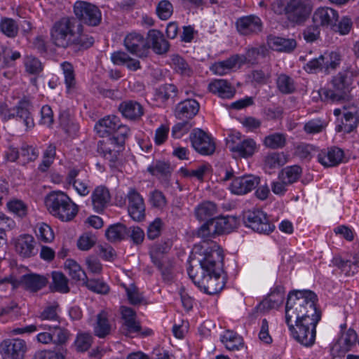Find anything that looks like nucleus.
<instances>
[{"label": "nucleus", "instance_id": "1", "mask_svg": "<svg viewBox=\"0 0 359 359\" xmlns=\"http://www.w3.org/2000/svg\"><path fill=\"white\" fill-rule=\"evenodd\" d=\"M317 301L311 290H297L289 293L286 302L285 322L292 337L306 347L314 344L316 325L321 318Z\"/></svg>", "mask_w": 359, "mask_h": 359}, {"label": "nucleus", "instance_id": "2", "mask_svg": "<svg viewBox=\"0 0 359 359\" xmlns=\"http://www.w3.org/2000/svg\"><path fill=\"white\" fill-rule=\"evenodd\" d=\"M74 18H62L55 22L51 31L53 43L60 48L72 47L76 50L87 49L94 43V39L83 32L81 23L97 26L101 22V11L96 6L79 1L74 4Z\"/></svg>", "mask_w": 359, "mask_h": 359}, {"label": "nucleus", "instance_id": "3", "mask_svg": "<svg viewBox=\"0 0 359 359\" xmlns=\"http://www.w3.org/2000/svg\"><path fill=\"white\" fill-rule=\"evenodd\" d=\"M194 259L199 263L201 272L198 274L193 266L188 267L187 273L193 283L208 294L219 293L225 285L224 278L222 277L224 264L222 250L217 243L203 242L195 247Z\"/></svg>", "mask_w": 359, "mask_h": 359}, {"label": "nucleus", "instance_id": "4", "mask_svg": "<svg viewBox=\"0 0 359 359\" xmlns=\"http://www.w3.org/2000/svg\"><path fill=\"white\" fill-rule=\"evenodd\" d=\"M359 79V69L348 67L334 76L328 87L321 88L319 95L323 101L332 103L349 100L353 81Z\"/></svg>", "mask_w": 359, "mask_h": 359}, {"label": "nucleus", "instance_id": "5", "mask_svg": "<svg viewBox=\"0 0 359 359\" xmlns=\"http://www.w3.org/2000/svg\"><path fill=\"white\" fill-rule=\"evenodd\" d=\"M44 202L49 213L62 222L73 220L79 212V206L61 191H51L46 196Z\"/></svg>", "mask_w": 359, "mask_h": 359}, {"label": "nucleus", "instance_id": "6", "mask_svg": "<svg viewBox=\"0 0 359 359\" xmlns=\"http://www.w3.org/2000/svg\"><path fill=\"white\" fill-rule=\"evenodd\" d=\"M95 130L100 137H129V127L121 123L120 118L115 115L106 116L96 123Z\"/></svg>", "mask_w": 359, "mask_h": 359}, {"label": "nucleus", "instance_id": "7", "mask_svg": "<svg viewBox=\"0 0 359 359\" xmlns=\"http://www.w3.org/2000/svg\"><path fill=\"white\" fill-rule=\"evenodd\" d=\"M340 62V54L332 51L330 53L329 58L320 55L318 57L309 60L304 66V69L310 74L322 72L327 74L330 71L336 69Z\"/></svg>", "mask_w": 359, "mask_h": 359}, {"label": "nucleus", "instance_id": "8", "mask_svg": "<svg viewBox=\"0 0 359 359\" xmlns=\"http://www.w3.org/2000/svg\"><path fill=\"white\" fill-rule=\"evenodd\" d=\"M243 219L246 226L259 233L269 234L275 229V226L269 222L266 214L258 209L245 212Z\"/></svg>", "mask_w": 359, "mask_h": 359}, {"label": "nucleus", "instance_id": "9", "mask_svg": "<svg viewBox=\"0 0 359 359\" xmlns=\"http://www.w3.org/2000/svg\"><path fill=\"white\" fill-rule=\"evenodd\" d=\"M128 137H109L97 142V152L104 158L114 162L120 152L123 149L125 142Z\"/></svg>", "mask_w": 359, "mask_h": 359}, {"label": "nucleus", "instance_id": "10", "mask_svg": "<svg viewBox=\"0 0 359 359\" xmlns=\"http://www.w3.org/2000/svg\"><path fill=\"white\" fill-rule=\"evenodd\" d=\"M190 140L194 149L201 155H212L215 151L213 139L204 130L195 128L190 134Z\"/></svg>", "mask_w": 359, "mask_h": 359}, {"label": "nucleus", "instance_id": "11", "mask_svg": "<svg viewBox=\"0 0 359 359\" xmlns=\"http://www.w3.org/2000/svg\"><path fill=\"white\" fill-rule=\"evenodd\" d=\"M128 212L135 222H142L145 219V204L142 196L135 188H130L126 195Z\"/></svg>", "mask_w": 359, "mask_h": 359}, {"label": "nucleus", "instance_id": "12", "mask_svg": "<svg viewBox=\"0 0 359 359\" xmlns=\"http://www.w3.org/2000/svg\"><path fill=\"white\" fill-rule=\"evenodd\" d=\"M311 6L306 0H290L287 1V19L297 24L306 21L311 12Z\"/></svg>", "mask_w": 359, "mask_h": 359}, {"label": "nucleus", "instance_id": "13", "mask_svg": "<svg viewBox=\"0 0 359 359\" xmlns=\"http://www.w3.org/2000/svg\"><path fill=\"white\" fill-rule=\"evenodd\" d=\"M27 344L21 339H8L0 344L3 359H23L27 351Z\"/></svg>", "mask_w": 359, "mask_h": 359}, {"label": "nucleus", "instance_id": "14", "mask_svg": "<svg viewBox=\"0 0 359 359\" xmlns=\"http://www.w3.org/2000/svg\"><path fill=\"white\" fill-rule=\"evenodd\" d=\"M229 150L244 158L251 156L255 150L256 143L252 139H241L239 133L229 136L227 142Z\"/></svg>", "mask_w": 359, "mask_h": 359}, {"label": "nucleus", "instance_id": "15", "mask_svg": "<svg viewBox=\"0 0 359 359\" xmlns=\"http://www.w3.org/2000/svg\"><path fill=\"white\" fill-rule=\"evenodd\" d=\"M260 183L258 176L248 175L233 177L229 190L236 195H245L255 189Z\"/></svg>", "mask_w": 359, "mask_h": 359}, {"label": "nucleus", "instance_id": "16", "mask_svg": "<svg viewBox=\"0 0 359 359\" xmlns=\"http://www.w3.org/2000/svg\"><path fill=\"white\" fill-rule=\"evenodd\" d=\"M32 104L31 101L24 97L20 100L13 111L17 121L22 122L26 130H30L34 126V121L32 114Z\"/></svg>", "mask_w": 359, "mask_h": 359}, {"label": "nucleus", "instance_id": "17", "mask_svg": "<svg viewBox=\"0 0 359 359\" xmlns=\"http://www.w3.org/2000/svg\"><path fill=\"white\" fill-rule=\"evenodd\" d=\"M124 46L128 51L140 57L147 56L149 47L144 36L136 32L130 33L125 37Z\"/></svg>", "mask_w": 359, "mask_h": 359}, {"label": "nucleus", "instance_id": "18", "mask_svg": "<svg viewBox=\"0 0 359 359\" xmlns=\"http://www.w3.org/2000/svg\"><path fill=\"white\" fill-rule=\"evenodd\" d=\"M247 62V58L243 55H233L229 58L214 63L210 70L215 74L220 76L229 73L232 69L240 68Z\"/></svg>", "mask_w": 359, "mask_h": 359}, {"label": "nucleus", "instance_id": "19", "mask_svg": "<svg viewBox=\"0 0 359 359\" xmlns=\"http://www.w3.org/2000/svg\"><path fill=\"white\" fill-rule=\"evenodd\" d=\"M344 151L337 147L325 149L319 151L318 161L325 168L335 167L343 162Z\"/></svg>", "mask_w": 359, "mask_h": 359}, {"label": "nucleus", "instance_id": "20", "mask_svg": "<svg viewBox=\"0 0 359 359\" xmlns=\"http://www.w3.org/2000/svg\"><path fill=\"white\" fill-rule=\"evenodd\" d=\"M15 249L17 253L24 258L31 257L37 253L36 241L29 234L20 235L15 241Z\"/></svg>", "mask_w": 359, "mask_h": 359}, {"label": "nucleus", "instance_id": "21", "mask_svg": "<svg viewBox=\"0 0 359 359\" xmlns=\"http://www.w3.org/2000/svg\"><path fill=\"white\" fill-rule=\"evenodd\" d=\"M236 29L242 35L257 34L262 31V22L256 15H248L238 18L236 22Z\"/></svg>", "mask_w": 359, "mask_h": 359}, {"label": "nucleus", "instance_id": "22", "mask_svg": "<svg viewBox=\"0 0 359 359\" xmlns=\"http://www.w3.org/2000/svg\"><path fill=\"white\" fill-rule=\"evenodd\" d=\"M338 18V12L334 9L329 7H320L314 11L312 20L318 27H332L336 25Z\"/></svg>", "mask_w": 359, "mask_h": 359}, {"label": "nucleus", "instance_id": "23", "mask_svg": "<svg viewBox=\"0 0 359 359\" xmlns=\"http://www.w3.org/2000/svg\"><path fill=\"white\" fill-rule=\"evenodd\" d=\"M199 109L200 105L196 100L187 99L176 106L175 115L180 120L191 119L198 114Z\"/></svg>", "mask_w": 359, "mask_h": 359}, {"label": "nucleus", "instance_id": "24", "mask_svg": "<svg viewBox=\"0 0 359 359\" xmlns=\"http://www.w3.org/2000/svg\"><path fill=\"white\" fill-rule=\"evenodd\" d=\"M111 199L109 191L104 186L97 187L92 192L91 202L93 210L102 213L107 207Z\"/></svg>", "mask_w": 359, "mask_h": 359}, {"label": "nucleus", "instance_id": "25", "mask_svg": "<svg viewBox=\"0 0 359 359\" xmlns=\"http://www.w3.org/2000/svg\"><path fill=\"white\" fill-rule=\"evenodd\" d=\"M118 110L123 117L131 121L139 120L144 114L143 107L133 100L122 102L118 106Z\"/></svg>", "mask_w": 359, "mask_h": 359}, {"label": "nucleus", "instance_id": "26", "mask_svg": "<svg viewBox=\"0 0 359 359\" xmlns=\"http://www.w3.org/2000/svg\"><path fill=\"white\" fill-rule=\"evenodd\" d=\"M177 88L171 83H166L156 88L154 93V99L161 104L165 105L169 101L174 102V98L177 96Z\"/></svg>", "mask_w": 359, "mask_h": 359}, {"label": "nucleus", "instance_id": "27", "mask_svg": "<svg viewBox=\"0 0 359 359\" xmlns=\"http://www.w3.org/2000/svg\"><path fill=\"white\" fill-rule=\"evenodd\" d=\"M48 283V279L46 276L36 273L26 274L22 277V284L25 290L31 292L41 290Z\"/></svg>", "mask_w": 359, "mask_h": 359}, {"label": "nucleus", "instance_id": "28", "mask_svg": "<svg viewBox=\"0 0 359 359\" xmlns=\"http://www.w3.org/2000/svg\"><path fill=\"white\" fill-rule=\"evenodd\" d=\"M208 90L222 98H231L235 94V89L229 82L224 79H215L208 84Z\"/></svg>", "mask_w": 359, "mask_h": 359}, {"label": "nucleus", "instance_id": "29", "mask_svg": "<svg viewBox=\"0 0 359 359\" xmlns=\"http://www.w3.org/2000/svg\"><path fill=\"white\" fill-rule=\"evenodd\" d=\"M148 43L151 44L153 50L157 54H164L169 49V43L163 34L158 30H150L148 33Z\"/></svg>", "mask_w": 359, "mask_h": 359}, {"label": "nucleus", "instance_id": "30", "mask_svg": "<svg viewBox=\"0 0 359 359\" xmlns=\"http://www.w3.org/2000/svg\"><path fill=\"white\" fill-rule=\"evenodd\" d=\"M269 46L278 52H290L297 46V42L293 39H285L282 37L269 36L267 39Z\"/></svg>", "mask_w": 359, "mask_h": 359}, {"label": "nucleus", "instance_id": "31", "mask_svg": "<svg viewBox=\"0 0 359 359\" xmlns=\"http://www.w3.org/2000/svg\"><path fill=\"white\" fill-rule=\"evenodd\" d=\"M109 314L105 310H102L96 316V322L93 326V332L99 338H104L109 334L111 326L109 322Z\"/></svg>", "mask_w": 359, "mask_h": 359}, {"label": "nucleus", "instance_id": "32", "mask_svg": "<svg viewBox=\"0 0 359 359\" xmlns=\"http://www.w3.org/2000/svg\"><path fill=\"white\" fill-rule=\"evenodd\" d=\"M79 170L73 168L69 171L67 182L72 184L76 191L82 196H86L90 193L88 181L87 180L76 179L79 174Z\"/></svg>", "mask_w": 359, "mask_h": 359}, {"label": "nucleus", "instance_id": "33", "mask_svg": "<svg viewBox=\"0 0 359 359\" xmlns=\"http://www.w3.org/2000/svg\"><path fill=\"white\" fill-rule=\"evenodd\" d=\"M217 212L215 203L211 201H204L195 208V216L200 221L214 220L215 215Z\"/></svg>", "mask_w": 359, "mask_h": 359}, {"label": "nucleus", "instance_id": "34", "mask_svg": "<svg viewBox=\"0 0 359 359\" xmlns=\"http://www.w3.org/2000/svg\"><path fill=\"white\" fill-rule=\"evenodd\" d=\"M212 221L217 235L229 233L238 226V219L233 216L217 217Z\"/></svg>", "mask_w": 359, "mask_h": 359}, {"label": "nucleus", "instance_id": "35", "mask_svg": "<svg viewBox=\"0 0 359 359\" xmlns=\"http://www.w3.org/2000/svg\"><path fill=\"white\" fill-rule=\"evenodd\" d=\"M105 236L107 239L111 243L119 242L128 238V227L121 223L110 225L106 230Z\"/></svg>", "mask_w": 359, "mask_h": 359}, {"label": "nucleus", "instance_id": "36", "mask_svg": "<svg viewBox=\"0 0 359 359\" xmlns=\"http://www.w3.org/2000/svg\"><path fill=\"white\" fill-rule=\"evenodd\" d=\"M123 325L129 332H138L140 330V325L136 321V313L130 307L122 306L120 308Z\"/></svg>", "mask_w": 359, "mask_h": 359}, {"label": "nucleus", "instance_id": "37", "mask_svg": "<svg viewBox=\"0 0 359 359\" xmlns=\"http://www.w3.org/2000/svg\"><path fill=\"white\" fill-rule=\"evenodd\" d=\"M45 330L52 332L53 334V343L57 345L65 344L70 337V332L68 330L60 326V324L56 323L53 325L45 324L41 325Z\"/></svg>", "mask_w": 359, "mask_h": 359}, {"label": "nucleus", "instance_id": "38", "mask_svg": "<svg viewBox=\"0 0 359 359\" xmlns=\"http://www.w3.org/2000/svg\"><path fill=\"white\" fill-rule=\"evenodd\" d=\"M332 264L341 270L346 276L353 275L358 272L359 267L358 259L353 257V260H344L340 257H335L332 259Z\"/></svg>", "mask_w": 359, "mask_h": 359}, {"label": "nucleus", "instance_id": "39", "mask_svg": "<svg viewBox=\"0 0 359 359\" xmlns=\"http://www.w3.org/2000/svg\"><path fill=\"white\" fill-rule=\"evenodd\" d=\"M172 245V242L168 238L154 244L149 251V256L153 264H158V260L161 259L163 257H161L169 252Z\"/></svg>", "mask_w": 359, "mask_h": 359}, {"label": "nucleus", "instance_id": "40", "mask_svg": "<svg viewBox=\"0 0 359 359\" xmlns=\"http://www.w3.org/2000/svg\"><path fill=\"white\" fill-rule=\"evenodd\" d=\"M221 341L229 351L239 350L243 346V338L232 331H226L222 336Z\"/></svg>", "mask_w": 359, "mask_h": 359}, {"label": "nucleus", "instance_id": "41", "mask_svg": "<svg viewBox=\"0 0 359 359\" xmlns=\"http://www.w3.org/2000/svg\"><path fill=\"white\" fill-rule=\"evenodd\" d=\"M276 84L278 90L282 94H292L296 90L294 79L285 74H280L278 76Z\"/></svg>", "mask_w": 359, "mask_h": 359}, {"label": "nucleus", "instance_id": "42", "mask_svg": "<svg viewBox=\"0 0 359 359\" xmlns=\"http://www.w3.org/2000/svg\"><path fill=\"white\" fill-rule=\"evenodd\" d=\"M51 276L52 283L50 287L52 291L60 293H67L69 292L68 279L62 273L53 271L52 272Z\"/></svg>", "mask_w": 359, "mask_h": 359}, {"label": "nucleus", "instance_id": "43", "mask_svg": "<svg viewBox=\"0 0 359 359\" xmlns=\"http://www.w3.org/2000/svg\"><path fill=\"white\" fill-rule=\"evenodd\" d=\"M302 169L299 165L287 166L278 174V180L286 182L289 185L297 182L302 174Z\"/></svg>", "mask_w": 359, "mask_h": 359}, {"label": "nucleus", "instance_id": "44", "mask_svg": "<svg viewBox=\"0 0 359 359\" xmlns=\"http://www.w3.org/2000/svg\"><path fill=\"white\" fill-rule=\"evenodd\" d=\"M287 142V135L281 133H274L266 136L264 139V145L271 149L283 148Z\"/></svg>", "mask_w": 359, "mask_h": 359}, {"label": "nucleus", "instance_id": "45", "mask_svg": "<svg viewBox=\"0 0 359 359\" xmlns=\"http://www.w3.org/2000/svg\"><path fill=\"white\" fill-rule=\"evenodd\" d=\"M65 269L69 276L76 281H83V283L87 280V276L80 265L73 259H67L65 263Z\"/></svg>", "mask_w": 359, "mask_h": 359}, {"label": "nucleus", "instance_id": "46", "mask_svg": "<svg viewBox=\"0 0 359 359\" xmlns=\"http://www.w3.org/2000/svg\"><path fill=\"white\" fill-rule=\"evenodd\" d=\"M214 225L212 220H208L205 223H204L197 231V235L198 237L201 238L203 241L198 244L195 245L193 250L197 245H201L203 242H211L215 243L210 239L215 237L217 234V230L214 228ZM192 255H194V251H192Z\"/></svg>", "mask_w": 359, "mask_h": 359}, {"label": "nucleus", "instance_id": "47", "mask_svg": "<svg viewBox=\"0 0 359 359\" xmlns=\"http://www.w3.org/2000/svg\"><path fill=\"white\" fill-rule=\"evenodd\" d=\"M93 341V337L90 333L79 332L77 333L74 346L78 352H85L88 351Z\"/></svg>", "mask_w": 359, "mask_h": 359}, {"label": "nucleus", "instance_id": "48", "mask_svg": "<svg viewBox=\"0 0 359 359\" xmlns=\"http://www.w3.org/2000/svg\"><path fill=\"white\" fill-rule=\"evenodd\" d=\"M327 126V122L325 119L317 118L306 122L304 125L303 129L308 135H315L324 131Z\"/></svg>", "mask_w": 359, "mask_h": 359}, {"label": "nucleus", "instance_id": "49", "mask_svg": "<svg viewBox=\"0 0 359 359\" xmlns=\"http://www.w3.org/2000/svg\"><path fill=\"white\" fill-rule=\"evenodd\" d=\"M357 340L358 334L353 329L349 328L341 334L338 342L344 351H348L355 345Z\"/></svg>", "mask_w": 359, "mask_h": 359}, {"label": "nucleus", "instance_id": "50", "mask_svg": "<svg viewBox=\"0 0 359 359\" xmlns=\"http://www.w3.org/2000/svg\"><path fill=\"white\" fill-rule=\"evenodd\" d=\"M170 65L176 72L184 76H189L191 69L186 60L179 55L173 54L170 56Z\"/></svg>", "mask_w": 359, "mask_h": 359}, {"label": "nucleus", "instance_id": "51", "mask_svg": "<svg viewBox=\"0 0 359 359\" xmlns=\"http://www.w3.org/2000/svg\"><path fill=\"white\" fill-rule=\"evenodd\" d=\"M35 233L38 240L47 243L54 239V233L51 227L46 223H39L35 227Z\"/></svg>", "mask_w": 359, "mask_h": 359}, {"label": "nucleus", "instance_id": "52", "mask_svg": "<svg viewBox=\"0 0 359 359\" xmlns=\"http://www.w3.org/2000/svg\"><path fill=\"white\" fill-rule=\"evenodd\" d=\"M148 201L152 208L160 210H163L168 204L165 196L161 191L158 189H155L149 193Z\"/></svg>", "mask_w": 359, "mask_h": 359}, {"label": "nucleus", "instance_id": "53", "mask_svg": "<svg viewBox=\"0 0 359 359\" xmlns=\"http://www.w3.org/2000/svg\"><path fill=\"white\" fill-rule=\"evenodd\" d=\"M60 67L62 70L65 83L68 90L75 88L76 79L73 65L67 62H63L60 64Z\"/></svg>", "mask_w": 359, "mask_h": 359}, {"label": "nucleus", "instance_id": "54", "mask_svg": "<svg viewBox=\"0 0 359 359\" xmlns=\"http://www.w3.org/2000/svg\"><path fill=\"white\" fill-rule=\"evenodd\" d=\"M19 25L17 22L11 19L5 18L0 22V31L6 36L14 38L18 35Z\"/></svg>", "mask_w": 359, "mask_h": 359}, {"label": "nucleus", "instance_id": "55", "mask_svg": "<svg viewBox=\"0 0 359 359\" xmlns=\"http://www.w3.org/2000/svg\"><path fill=\"white\" fill-rule=\"evenodd\" d=\"M147 171L152 175L167 177L171 173V167L165 161H157L147 168Z\"/></svg>", "mask_w": 359, "mask_h": 359}, {"label": "nucleus", "instance_id": "56", "mask_svg": "<svg viewBox=\"0 0 359 359\" xmlns=\"http://www.w3.org/2000/svg\"><path fill=\"white\" fill-rule=\"evenodd\" d=\"M287 162L285 156L283 153H271L266 156L264 165L266 168L273 169L283 166Z\"/></svg>", "mask_w": 359, "mask_h": 359}, {"label": "nucleus", "instance_id": "57", "mask_svg": "<svg viewBox=\"0 0 359 359\" xmlns=\"http://www.w3.org/2000/svg\"><path fill=\"white\" fill-rule=\"evenodd\" d=\"M24 64L26 72L30 74H39L43 69L41 61L32 55L26 56Z\"/></svg>", "mask_w": 359, "mask_h": 359}, {"label": "nucleus", "instance_id": "58", "mask_svg": "<svg viewBox=\"0 0 359 359\" xmlns=\"http://www.w3.org/2000/svg\"><path fill=\"white\" fill-rule=\"evenodd\" d=\"M156 12L161 20H166L172 15V4L168 0H161L156 6Z\"/></svg>", "mask_w": 359, "mask_h": 359}, {"label": "nucleus", "instance_id": "59", "mask_svg": "<svg viewBox=\"0 0 359 359\" xmlns=\"http://www.w3.org/2000/svg\"><path fill=\"white\" fill-rule=\"evenodd\" d=\"M84 284L91 291L101 294H106L109 292V285L102 280L98 279H90L85 281Z\"/></svg>", "mask_w": 359, "mask_h": 359}, {"label": "nucleus", "instance_id": "60", "mask_svg": "<svg viewBox=\"0 0 359 359\" xmlns=\"http://www.w3.org/2000/svg\"><path fill=\"white\" fill-rule=\"evenodd\" d=\"M294 154L301 159L310 160L315 148L313 145L300 142L294 146Z\"/></svg>", "mask_w": 359, "mask_h": 359}, {"label": "nucleus", "instance_id": "61", "mask_svg": "<svg viewBox=\"0 0 359 359\" xmlns=\"http://www.w3.org/2000/svg\"><path fill=\"white\" fill-rule=\"evenodd\" d=\"M158 264H154L161 271L163 278L170 280L172 278V269L174 267L173 262L170 259L161 258L158 260Z\"/></svg>", "mask_w": 359, "mask_h": 359}, {"label": "nucleus", "instance_id": "62", "mask_svg": "<svg viewBox=\"0 0 359 359\" xmlns=\"http://www.w3.org/2000/svg\"><path fill=\"white\" fill-rule=\"evenodd\" d=\"M57 304L46 306L40 313L39 318L41 320H49L60 324V316L57 312Z\"/></svg>", "mask_w": 359, "mask_h": 359}, {"label": "nucleus", "instance_id": "63", "mask_svg": "<svg viewBox=\"0 0 359 359\" xmlns=\"http://www.w3.org/2000/svg\"><path fill=\"white\" fill-rule=\"evenodd\" d=\"M38 155V151L32 146L23 144L20 149V157L22 163L34 161L36 159Z\"/></svg>", "mask_w": 359, "mask_h": 359}, {"label": "nucleus", "instance_id": "64", "mask_svg": "<svg viewBox=\"0 0 359 359\" xmlns=\"http://www.w3.org/2000/svg\"><path fill=\"white\" fill-rule=\"evenodd\" d=\"M184 121L180 122L174 125L172 128V136L174 138L180 139L184 135L187 134L192 128V124L187 121L183 120Z\"/></svg>", "mask_w": 359, "mask_h": 359}]
</instances>
